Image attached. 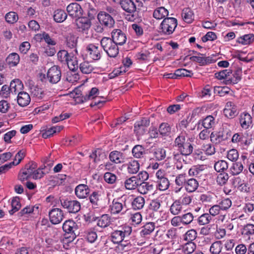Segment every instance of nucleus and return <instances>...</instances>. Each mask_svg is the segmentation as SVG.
Here are the masks:
<instances>
[{
	"mask_svg": "<svg viewBox=\"0 0 254 254\" xmlns=\"http://www.w3.org/2000/svg\"><path fill=\"white\" fill-rule=\"evenodd\" d=\"M186 132H181L175 139L174 145L178 148V150L182 155L189 156L193 151V144L190 138H187Z\"/></svg>",
	"mask_w": 254,
	"mask_h": 254,
	"instance_id": "obj_1",
	"label": "nucleus"
},
{
	"mask_svg": "<svg viewBox=\"0 0 254 254\" xmlns=\"http://www.w3.org/2000/svg\"><path fill=\"white\" fill-rule=\"evenodd\" d=\"M100 44L108 56L111 58L116 57L119 54L118 46L109 37H104L100 41Z\"/></svg>",
	"mask_w": 254,
	"mask_h": 254,
	"instance_id": "obj_2",
	"label": "nucleus"
},
{
	"mask_svg": "<svg viewBox=\"0 0 254 254\" xmlns=\"http://www.w3.org/2000/svg\"><path fill=\"white\" fill-rule=\"evenodd\" d=\"M63 229L65 232V239H68L69 242H72L78 235L77 224L73 220H66L63 225Z\"/></svg>",
	"mask_w": 254,
	"mask_h": 254,
	"instance_id": "obj_3",
	"label": "nucleus"
},
{
	"mask_svg": "<svg viewBox=\"0 0 254 254\" xmlns=\"http://www.w3.org/2000/svg\"><path fill=\"white\" fill-rule=\"evenodd\" d=\"M178 25L177 20L173 17H166L162 21L160 27V33L169 35L172 34Z\"/></svg>",
	"mask_w": 254,
	"mask_h": 254,
	"instance_id": "obj_4",
	"label": "nucleus"
},
{
	"mask_svg": "<svg viewBox=\"0 0 254 254\" xmlns=\"http://www.w3.org/2000/svg\"><path fill=\"white\" fill-rule=\"evenodd\" d=\"M135 193H130L128 192V199L131 201V207L134 210H139L142 209L145 203L144 198L138 195V191H134Z\"/></svg>",
	"mask_w": 254,
	"mask_h": 254,
	"instance_id": "obj_5",
	"label": "nucleus"
},
{
	"mask_svg": "<svg viewBox=\"0 0 254 254\" xmlns=\"http://www.w3.org/2000/svg\"><path fill=\"white\" fill-rule=\"evenodd\" d=\"M62 77V72L58 65H54L50 68L47 72V78L51 84L58 83Z\"/></svg>",
	"mask_w": 254,
	"mask_h": 254,
	"instance_id": "obj_6",
	"label": "nucleus"
},
{
	"mask_svg": "<svg viewBox=\"0 0 254 254\" xmlns=\"http://www.w3.org/2000/svg\"><path fill=\"white\" fill-rule=\"evenodd\" d=\"M60 202L62 206L67 209L69 213H76L80 210V203L77 200L63 198L60 199Z\"/></svg>",
	"mask_w": 254,
	"mask_h": 254,
	"instance_id": "obj_7",
	"label": "nucleus"
},
{
	"mask_svg": "<svg viewBox=\"0 0 254 254\" xmlns=\"http://www.w3.org/2000/svg\"><path fill=\"white\" fill-rule=\"evenodd\" d=\"M126 231H115L112 234V241L114 243H120L118 248L119 251H123L127 246V241H124Z\"/></svg>",
	"mask_w": 254,
	"mask_h": 254,
	"instance_id": "obj_8",
	"label": "nucleus"
},
{
	"mask_svg": "<svg viewBox=\"0 0 254 254\" xmlns=\"http://www.w3.org/2000/svg\"><path fill=\"white\" fill-rule=\"evenodd\" d=\"M97 18L102 26L106 28H112L115 24L112 16L105 11H100L97 15Z\"/></svg>",
	"mask_w": 254,
	"mask_h": 254,
	"instance_id": "obj_9",
	"label": "nucleus"
},
{
	"mask_svg": "<svg viewBox=\"0 0 254 254\" xmlns=\"http://www.w3.org/2000/svg\"><path fill=\"white\" fill-rule=\"evenodd\" d=\"M66 11L69 16L75 19L82 15L83 9L81 5L76 2H72L68 5Z\"/></svg>",
	"mask_w": 254,
	"mask_h": 254,
	"instance_id": "obj_10",
	"label": "nucleus"
},
{
	"mask_svg": "<svg viewBox=\"0 0 254 254\" xmlns=\"http://www.w3.org/2000/svg\"><path fill=\"white\" fill-rule=\"evenodd\" d=\"M150 125V120L148 118H143L136 122L134 126V131L137 136L143 135L146 131L147 127Z\"/></svg>",
	"mask_w": 254,
	"mask_h": 254,
	"instance_id": "obj_11",
	"label": "nucleus"
},
{
	"mask_svg": "<svg viewBox=\"0 0 254 254\" xmlns=\"http://www.w3.org/2000/svg\"><path fill=\"white\" fill-rule=\"evenodd\" d=\"M50 222L53 224H58L61 223L64 217V212L60 208H53L49 212Z\"/></svg>",
	"mask_w": 254,
	"mask_h": 254,
	"instance_id": "obj_12",
	"label": "nucleus"
},
{
	"mask_svg": "<svg viewBox=\"0 0 254 254\" xmlns=\"http://www.w3.org/2000/svg\"><path fill=\"white\" fill-rule=\"evenodd\" d=\"M111 39L118 45H124L127 40V37L124 32L120 29H116L112 32Z\"/></svg>",
	"mask_w": 254,
	"mask_h": 254,
	"instance_id": "obj_13",
	"label": "nucleus"
},
{
	"mask_svg": "<svg viewBox=\"0 0 254 254\" xmlns=\"http://www.w3.org/2000/svg\"><path fill=\"white\" fill-rule=\"evenodd\" d=\"M86 51L89 57L93 60L97 61L101 57V50L98 46L93 44H89L86 47Z\"/></svg>",
	"mask_w": 254,
	"mask_h": 254,
	"instance_id": "obj_14",
	"label": "nucleus"
},
{
	"mask_svg": "<svg viewBox=\"0 0 254 254\" xmlns=\"http://www.w3.org/2000/svg\"><path fill=\"white\" fill-rule=\"evenodd\" d=\"M231 136V133L229 132L226 133V135H224V131L212 132H211L210 138L211 141L215 144H219L223 141L226 140L228 137Z\"/></svg>",
	"mask_w": 254,
	"mask_h": 254,
	"instance_id": "obj_15",
	"label": "nucleus"
},
{
	"mask_svg": "<svg viewBox=\"0 0 254 254\" xmlns=\"http://www.w3.org/2000/svg\"><path fill=\"white\" fill-rule=\"evenodd\" d=\"M231 141L233 143H238L243 147H248L250 144V142L248 140V137L242 132L235 133L232 136Z\"/></svg>",
	"mask_w": 254,
	"mask_h": 254,
	"instance_id": "obj_16",
	"label": "nucleus"
},
{
	"mask_svg": "<svg viewBox=\"0 0 254 254\" xmlns=\"http://www.w3.org/2000/svg\"><path fill=\"white\" fill-rule=\"evenodd\" d=\"M76 20V26L79 32H84L90 28L91 23L90 19L81 16Z\"/></svg>",
	"mask_w": 254,
	"mask_h": 254,
	"instance_id": "obj_17",
	"label": "nucleus"
},
{
	"mask_svg": "<svg viewBox=\"0 0 254 254\" xmlns=\"http://www.w3.org/2000/svg\"><path fill=\"white\" fill-rule=\"evenodd\" d=\"M88 186L84 184H80L75 189V194L79 198H84L87 197L90 193Z\"/></svg>",
	"mask_w": 254,
	"mask_h": 254,
	"instance_id": "obj_18",
	"label": "nucleus"
},
{
	"mask_svg": "<svg viewBox=\"0 0 254 254\" xmlns=\"http://www.w3.org/2000/svg\"><path fill=\"white\" fill-rule=\"evenodd\" d=\"M151 152L156 161H161L164 160L166 158V151L163 147H157L152 149Z\"/></svg>",
	"mask_w": 254,
	"mask_h": 254,
	"instance_id": "obj_19",
	"label": "nucleus"
},
{
	"mask_svg": "<svg viewBox=\"0 0 254 254\" xmlns=\"http://www.w3.org/2000/svg\"><path fill=\"white\" fill-rule=\"evenodd\" d=\"M17 100V103L20 106L25 107L30 103L31 99L27 92L20 91L18 94Z\"/></svg>",
	"mask_w": 254,
	"mask_h": 254,
	"instance_id": "obj_20",
	"label": "nucleus"
},
{
	"mask_svg": "<svg viewBox=\"0 0 254 254\" xmlns=\"http://www.w3.org/2000/svg\"><path fill=\"white\" fill-rule=\"evenodd\" d=\"M11 88V92L14 93L15 94L18 92H20L23 89L24 86L22 81L19 79H14L12 80L10 84Z\"/></svg>",
	"mask_w": 254,
	"mask_h": 254,
	"instance_id": "obj_21",
	"label": "nucleus"
},
{
	"mask_svg": "<svg viewBox=\"0 0 254 254\" xmlns=\"http://www.w3.org/2000/svg\"><path fill=\"white\" fill-rule=\"evenodd\" d=\"M198 187V183L195 179H188L185 184V190L189 192H194Z\"/></svg>",
	"mask_w": 254,
	"mask_h": 254,
	"instance_id": "obj_22",
	"label": "nucleus"
},
{
	"mask_svg": "<svg viewBox=\"0 0 254 254\" xmlns=\"http://www.w3.org/2000/svg\"><path fill=\"white\" fill-rule=\"evenodd\" d=\"M139 169V164L138 162L132 158H129L128 160V173L136 174Z\"/></svg>",
	"mask_w": 254,
	"mask_h": 254,
	"instance_id": "obj_23",
	"label": "nucleus"
},
{
	"mask_svg": "<svg viewBox=\"0 0 254 254\" xmlns=\"http://www.w3.org/2000/svg\"><path fill=\"white\" fill-rule=\"evenodd\" d=\"M169 14V12L164 7L161 6L155 9L153 12V16L156 19H161Z\"/></svg>",
	"mask_w": 254,
	"mask_h": 254,
	"instance_id": "obj_24",
	"label": "nucleus"
},
{
	"mask_svg": "<svg viewBox=\"0 0 254 254\" xmlns=\"http://www.w3.org/2000/svg\"><path fill=\"white\" fill-rule=\"evenodd\" d=\"M63 129L61 126H55L50 127H47L42 133V137L44 138H47L53 135L55 133L60 132Z\"/></svg>",
	"mask_w": 254,
	"mask_h": 254,
	"instance_id": "obj_25",
	"label": "nucleus"
},
{
	"mask_svg": "<svg viewBox=\"0 0 254 254\" xmlns=\"http://www.w3.org/2000/svg\"><path fill=\"white\" fill-rule=\"evenodd\" d=\"M19 60V55L16 53H12L6 58V62L10 66H14L18 64Z\"/></svg>",
	"mask_w": 254,
	"mask_h": 254,
	"instance_id": "obj_26",
	"label": "nucleus"
},
{
	"mask_svg": "<svg viewBox=\"0 0 254 254\" xmlns=\"http://www.w3.org/2000/svg\"><path fill=\"white\" fill-rule=\"evenodd\" d=\"M67 16L66 13L64 10L58 9L55 11L53 17L56 22L61 23L66 19Z\"/></svg>",
	"mask_w": 254,
	"mask_h": 254,
	"instance_id": "obj_27",
	"label": "nucleus"
},
{
	"mask_svg": "<svg viewBox=\"0 0 254 254\" xmlns=\"http://www.w3.org/2000/svg\"><path fill=\"white\" fill-rule=\"evenodd\" d=\"M159 132L162 137L170 136L171 132V127L168 123H163L159 126Z\"/></svg>",
	"mask_w": 254,
	"mask_h": 254,
	"instance_id": "obj_28",
	"label": "nucleus"
},
{
	"mask_svg": "<svg viewBox=\"0 0 254 254\" xmlns=\"http://www.w3.org/2000/svg\"><path fill=\"white\" fill-rule=\"evenodd\" d=\"M155 229V223L153 222L146 223L142 227L140 231L141 236L145 237L150 235Z\"/></svg>",
	"mask_w": 254,
	"mask_h": 254,
	"instance_id": "obj_29",
	"label": "nucleus"
},
{
	"mask_svg": "<svg viewBox=\"0 0 254 254\" xmlns=\"http://www.w3.org/2000/svg\"><path fill=\"white\" fill-rule=\"evenodd\" d=\"M97 219V225L100 227L105 228L111 224V217L108 214L102 215Z\"/></svg>",
	"mask_w": 254,
	"mask_h": 254,
	"instance_id": "obj_30",
	"label": "nucleus"
},
{
	"mask_svg": "<svg viewBox=\"0 0 254 254\" xmlns=\"http://www.w3.org/2000/svg\"><path fill=\"white\" fill-rule=\"evenodd\" d=\"M240 122L241 127L245 129H247L252 123V119L251 115L248 113L245 114L241 117Z\"/></svg>",
	"mask_w": 254,
	"mask_h": 254,
	"instance_id": "obj_31",
	"label": "nucleus"
},
{
	"mask_svg": "<svg viewBox=\"0 0 254 254\" xmlns=\"http://www.w3.org/2000/svg\"><path fill=\"white\" fill-rule=\"evenodd\" d=\"M110 160L115 163H120L124 162V158L122 154L118 151H113L109 155Z\"/></svg>",
	"mask_w": 254,
	"mask_h": 254,
	"instance_id": "obj_32",
	"label": "nucleus"
},
{
	"mask_svg": "<svg viewBox=\"0 0 254 254\" xmlns=\"http://www.w3.org/2000/svg\"><path fill=\"white\" fill-rule=\"evenodd\" d=\"M98 8L95 4L88 3L87 4V15L89 19L91 20L94 19L97 14Z\"/></svg>",
	"mask_w": 254,
	"mask_h": 254,
	"instance_id": "obj_33",
	"label": "nucleus"
},
{
	"mask_svg": "<svg viewBox=\"0 0 254 254\" xmlns=\"http://www.w3.org/2000/svg\"><path fill=\"white\" fill-rule=\"evenodd\" d=\"M141 185V181L136 176L128 177V190H135V189L139 185Z\"/></svg>",
	"mask_w": 254,
	"mask_h": 254,
	"instance_id": "obj_34",
	"label": "nucleus"
},
{
	"mask_svg": "<svg viewBox=\"0 0 254 254\" xmlns=\"http://www.w3.org/2000/svg\"><path fill=\"white\" fill-rule=\"evenodd\" d=\"M182 16L184 20L188 23H191L193 19V13L189 8L183 10Z\"/></svg>",
	"mask_w": 254,
	"mask_h": 254,
	"instance_id": "obj_35",
	"label": "nucleus"
},
{
	"mask_svg": "<svg viewBox=\"0 0 254 254\" xmlns=\"http://www.w3.org/2000/svg\"><path fill=\"white\" fill-rule=\"evenodd\" d=\"M254 41V35L253 34H246L240 37L237 40V42L242 45H248Z\"/></svg>",
	"mask_w": 254,
	"mask_h": 254,
	"instance_id": "obj_36",
	"label": "nucleus"
},
{
	"mask_svg": "<svg viewBox=\"0 0 254 254\" xmlns=\"http://www.w3.org/2000/svg\"><path fill=\"white\" fill-rule=\"evenodd\" d=\"M233 75V77L225 80V83L226 84H235L239 82L241 79V69L236 71Z\"/></svg>",
	"mask_w": 254,
	"mask_h": 254,
	"instance_id": "obj_37",
	"label": "nucleus"
},
{
	"mask_svg": "<svg viewBox=\"0 0 254 254\" xmlns=\"http://www.w3.org/2000/svg\"><path fill=\"white\" fill-rule=\"evenodd\" d=\"M71 54H69L66 50H60L57 54V57L58 60L64 64H66L69 61V59L71 56Z\"/></svg>",
	"mask_w": 254,
	"mask_h": 254,
	"instance_id": "obj_38",
	"label": "nucleus"
},
{
	"mask_svg": "<svg viewBox=\"0 0 254 254\" xmlns=\"http://www.w3.org/2000/svg\"><path fill=\"white\" fill-rule=\"evenodd\" d=\"M79 68L83 73L89 74L92 71L94 67L89 62L85 61L80 64Z\"/></svg>",
	"mask_w": 254,
	"mask_h": 254,
	"instance_id": "obj_39",
	"label": "nucleus"
},
{
	"mask_svg": "<svg viewBox=\"0 0 254 254\" xmlns=\"http://www.w3.org/2000/svg\"><path fill=\"white\" fill-rule=\"evenodd\" d=\"M12 209L9 211L10 214L12 215L20 209L21 207L19 197H15L11 200Z\"/></svg>",
	"mask_w": 254,
	"mask_h": 254,
	"instance_id": "obj_40",
	"label": "nucleus"
},
{
	"mask_svg": "<svg viewBox=\"0 0 254 254\" xmlns=\"http://www.w3.org/2000/svg\"><path fill=\"white\" fill-rule=\"evenodd\" d=\"M222 242L218 241L212 244L209 250L212 254H219L222 251Z\"/></svg>",
	"mask_w": 254,
	"mask_h": 254,
	"instance_id": "obj_41",
	"label": "nucleus"
},
{
	"mask_svg": "<svg viewBox=\"0 0 254 254\" xmlns=\"http://www.w3.org/2000/svg\"><path fill=\"white\" fill-rule=\"evenodd\" d=\"M215 124L214 118L212 116H208L202 121V126L204 128L210 129Z\"/></svg>",
	"mask_w": 254,
	"mask_h": 254,
	"instance_id": "obj_42",
	"label": "nucleus"
},
{
	"mask_svg": "<svg viewBox=\"0 0 254 254\" xmlns=\"http://www.w3.org/2000/svg\"><path fill=\"white\" fill-rule=\"evenodd\" d=\"M29 88L31 94L34 96L37 97L39 99L43 98L44 93L42 89L34 85H31V84L29 85Z\"/></svg>",
	"mask_w": 254,
	"mask_h": 254,
	"instance_id": "obj_43",
	"label": "nucleus"
},
{
	"mask_svg": "<svg viewBox=\"0 0 254 254\" xmlns=\"http://www.w3.org/2000/svg\"><path fill=\"white\" fill-rule=\"evenodd\" d=\"M182 207L180 200H175L171 205L170 211L173 215L178 214L182 210Z\"/></svg>",
	"mask_w": 254,
	"mask_h": 254,
	"instance_id": "obj_44",
	"label": "nucleus"
},
{
	"mask_svg": "<svg viewBox=\"0 0 254 254\" xmlns=\"http://www.w3.org/2000/svg\"><path fill=\"white\" fill-rule=\"evenodd\" d=\"M144 148L142 145H136L132 149V154L134 157L140 158L144 153Z\"/></svg>",
	"mask_w": 254,
	"mask_h": 254,
	"instance_id": "obj_45",
	"label": "nucleus"
},
{
	"mask_svg": "<svg viewBox=\"0 0 254 254\" xmlns=\"http://www.w3.org/2000/svg\"><path fill=\"white\" fill-rule=\"evenodd\" d=\"M187 177V175L186 173L179 174L176 177L175 183L177 186L181 187L180 189L183 186L185 187V184L188 180Z\"/></svg>",
	"mask_w": 254,
	"mask_h": 254,
	"instance_id": "obj_46",
	"label": "nucleus"
},
{
	"mask_svg": "<svg viewBox=\"0 0 254 254\" xmlns=\"http://www.w3.org/2000/svg\"><path fill=\"white\" fill-rule=\"evenodd\" d=\"M99 92L98 89L96 87L92 88L91 90L89 91L88 94H86L84 96H82L80 99V102L83 103L86 102V101L94 99L95 98V95H96Z\"/></svg>",
	"mask_w": 254,
	"mask_h": 254,
	"instance_id": "obj_47",
	"label": "nucleus"
},
{
	"mask_svg": "<svg viewBox=\"0 0 254 254\" xmlns=\"http://www.w3.org/2000/svg\"><path fill=\"white\" fill-rule=\"evenodd\" d=\"M228 167V163L224 160H219L214 164V169L217 172H224Z\"/></svg>",
	"mask_w": 254,
	"mask_h": 254,
	"instance_id": "obj_48",
	"label": "nucleus"
},
{
	"mask_svg": "<svg viewBox=\"0 0 254 254\" xmlns=\"http://www.w3.org/2000/svg\"><path fill=\"white\" fill-rule=\"evenodd\" d=\"M243 169L244 167L242 163L238 162L233 164L230 170L233 175H237L242 172Z\"/></svg>",
	"mask_w": 254,
	"mask_h": 254,
	"instance_id": "obj_49",
	"label": "nucleus"
},
{
	"mask_svg": "<svg viewBox=\"0 0 254 254\" xmlns=\"http://www.w3.org/2000/svg\"><path fill=\"white\" fill-rule=\"evenodd\" d=\"M232 73L231 70L230 69H224L219 72H217L215 73V76L216 78L219 80H222L226 79V80L229 79V76Z\"/></svg>",
	"mask_w": 254,
	"mask_h": 254,
	"instance_id": "obj_50",
	"label": "nucleus"
},
{
	"mask_svg": "<svg viewBox=\"0 0 254 254\" xmlns=\"http://www.w3.org/2000/svg\"><path fill=\"white\" fill-rule=\"evenodd\" d=\"M69 69L74 72L77 70L78 68V64L76 58H74L73 56H71L69 59V61L66 63Z\"/></svg>",
	"mask_w": 254,
	"mask_h": 254,
	"instance_id": "obj_51",
	"label": "nucleus"
},
{
	"mask_svg": "<svg viewBox=\"0 0 254 254\" xmlns=\"http://www.w3.org/2000/svg\"><path fill=\"white\" fill-rule=\"evenodd\" d=\"M157 188L160 190H166L170 186V182L166 177L162 178L160 180H157Z\"/></svg>",
	"mask_w": 254,
	"mask_h": 254,
	"instance_id": "obj_52",
	"label": "nucleus"
},
{
	"mask_svg": "<svg viewBox=\"0 0 254 254\" xmlns=\"http://www.w3.org/2000/svg\"><path fill=\"white\" fill-rule=\"evenodd\" d=\"M212 219V217L208 213L201 215L198 218V223L199 225H204L208 224Z\"/></svg>",
	"mask_w": 254,
	"mask_h": 254,
	"instance_id": "obj_53",
	"label": "nucleus"
},
{
	"mask_svg": "<svg viewBox=\"0 0 254 254\" xmlns=\"http://www.w3.org/2000/svg\"><path fill=\"white\" fill-rule=\"evenodd\" d=\"M230 89L226 86L220 87L215 86L214 88V92L215 94L219 95L220 96H223L226 94L229 93Z\"/></svg>",
	"mask_w": 254,
	"mask_h": 254,
	"instance_id": "obj_54",
	"label": "nucleus"
},
{
	"mask_svg": "<svg viewBox=\"0 0 254 254\" xmlns=\"http://www.w3.org/2000/svg\"><path fill=\"white\" fill-rule=\"evenodd\" d=\"M196 249V245L192 242H188L183 247V251L187 254L192 253Z\"/></svg>",
	"mask_w": 254,
	"mask_h": 254,
	"instance_id": "obj_55",
	"label": "nucleus"
},
{
	"mask_svg": "<svg viewBox=\"0 0 254 254\" xmlns=\"http://www.w3.org/2000/svg\"><path fill=\"white\" fill-rule=\"evenodd\" d=\"M196 237V231L194 229H191L186 232L184 236V240L188 242H192Z\"/></svg>",
	"mask_w": 254,
	"mask_h": 254,
	"instance_id": "obj_56",
	"label": "nucleus"
},
{
	"mask_svg": "<svg viewBox=\"0 0 254 254\" xmlns=\"http://www.w3.org/2000/svg\"><path fill=\"white\" fill-rule=\"evenodd\" d=\"M5 18L6 22L12 24L15 23L17 21L18 16L16 12L11 11L5 15Z\"/></svg>",
	"mask_w": 254,
	"mask_h": 254,
	"instance_id": "obj_57",
	"label": "nucleus"
},
{
	"mask_svg": "<svg viewBox=\"0 0 254 254\" xmlns=\"http://www.w3.org/2000/svg\"><path fill=\"white\" fill-rule=\"evenodd\" d=\"M229 178V177L227 173H220L217 177L216 182L219 185L223 186L226 184Z\"/></svg>",
	"mask_w": 254,
	"mask_h": 254,
	"instance_id": "obj_58",
	"label": "nucleus"
},
{
	"mask_svg": "<svg viewBox=\"0 0 254 254\" xmlns=\"http://www.w3.org/2000/svg\"><path fill=\"white\" fill-rule=\"evenodd\" d=\"M37 167V165L35 162L30 161L25 165L24 170L26 173H28V175H30V177H31Z\"/></svg>",
	"mask_w": 254,
	"mask_h": 254,
	"instance_id": "obj_59",
	"label": "nucleus"
},
{
	"mask_svg": "<svg viewBox=\"0 0 254 254\" xmlns=\"http://www.w3.org/2000/svg\"><path fill=\"white\" fill-rule=\"evenodd\" d=\"M242 234L244 235L250 236L254 234V225L247 224L244 226Z\"/></svg>",
	"mask_w": 254,
	"mask_h": 254,
	"instance_id": "obj_60",
	"label": "nucleus"
},
{
	"mask_svg": "<svg viewBox=\"0 0 254 254\" xmlns=\"http://www.w3.org/2000/svg\"><path fill=\"white\" fill-rule=\"evenodd\" d=\"M182 224L187 225L191 223L193 220V215L190 212H188L181 215Z\"/></svg>",
	"mask_w": 254,
	"mask_h": 254,
	"instance_id": "obj_61",
	"label": "nucleus"
},
{
	"mask_svg": "<svg viewBox=\"0 0 254 254\" xmlns=\"http://www.w3.org/2000/svg\"><path fill=\"white\" fill-rule=\"evenodd\" d=\"M142 220L141 215L139 212H136L131 215V218L129 219L130 224L135 226L136 225L139 224Z\"/></svg>",
	"mask_w": 254,
	"mask_h": 254,
	"instance_id": "obj_62",
	"label": "nucleus"
},
{
	"mask_svg": "<svg viewBox=\"0 0 254 254\" xmlns=\"http://www.w3.org/2000/svg\"><path fill=\"white\" fill-rule=\"evenodd\" d=\"M225 115L229 118H233L238 114V109L236 106L230 109H224Z\"/></svg>",
	"mask_w": 254,
	"mask_h": 254,
	"instance_id": "obj_63",
	"label": "nucleus"
},
{
	"mask_svg": "<svg viewBox=\"0 0 254 254\" xmlns=\"http://www.w3.org/2000/svg\"><path fill=\"white\" fill-rule=\"evenodd\" d=\"M153 185L149 184L147 182L141 183L140 189H141V193L146 194L149 191H152L153 190Z\"/></svg>",
	"mask_w": 254,
	"mask_h": 254,
	"instance_id": "obj_64",
	"label": "nucleus"
}]
</instances>
